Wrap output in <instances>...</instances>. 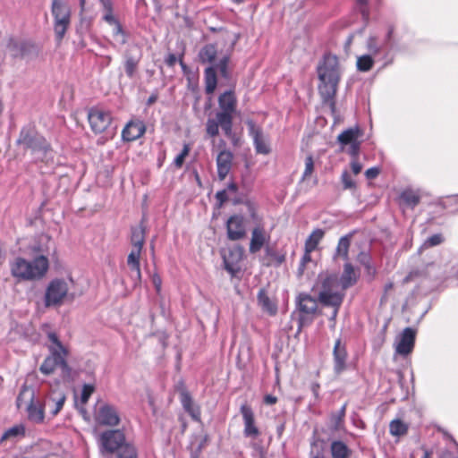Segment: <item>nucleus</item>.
Returning a JSON list of instances; mask_svg holds the SVG:
<instances>
[{"mask_svg":"<svg viewBox=\"0 0 458 458\" xmlns=\"http://www.w3.org/2000/svg\"><path fill=\"white\" fill-rule=\"evenodd\" d=\"M317 71L320 81V84L318 85L319 94L321 95L323 102L330 103L332 109H334V98L341 79L337 56L332 54H325L323 59L318 65Z\"/></svg>","mask_w":458,"mask_h":458,"instance_id":"1","label":"nucleus"},{"mask_svg":"<svg viewBox=\"0 0 458 458\" xmlns=\"http://www.w3.org/2000/svg\"><path fill=\"white\" fill-rule=\"evenodd\" d=\"M101 454H115L117 458H138L135 445L127 441L123 429H106L97 436Z\"/></svg>","mask_w":458,"mask_h":458,"instance_id":"2","label":"nucleus"},{"mask_svg":"<svg viewBox=\"0 0 458 458\" xmlns=\"http://www.w3.org/2000/svg\"><path fill=\"white\" fill-rule=\"evenodd\" d=\"M318 301L323 306H342L345 293L342 290L339 278L333 274H320L317 280Z\"/></svg>","mask_w":458,"mask_h":458,"instance_id":"3","label":"nucleus"},{"mask_svg":"<svg viewBox=\"0 0 458 458\" xmlns=\"http://www.w3.org/2000/svg\"><path fill=\"white\" fill-rule=\"evenodd\" d=\"M17 144L25 149H30L37 158L41 160L47 159L52 152L50 143L30 125L21 128Z\"/></svg>","mask_w":458,"mask_h":458,"instance_id":"4","label":"nucleus"},{"mask_svg":"<svg viewBox=\"0 0 458 458\" xmlns=\"http://www.w3.org/2000/svg\"><path fill=\"white\" fill-rule=\"evenodd\" d=\"M88 121L95 134L103 132L114 134L115 126L113 127V114L109 110L93 106L88 111Z\"/></svg>","mask_w":458,"mask_h":458,"instance_id":"5","label":"nucleus"},{"mask_svg":"<svg viewBox=\"0 0 458 458\" xmlns=\"http://www.w3.org/2000/svg\"><path fill=\"white\" fill-rule=\"evenodd\" d=\"M51 13L54 18V31L56 40L61 42L71 23V11L62 0H52Z\"/></svg>","mask_w":458,"mask_h":458,"instance_id":"6","label":"nucleus"},{"mask_svg":"<svg viewBox=\"0 0 458 458\" xmlns=\"http://www.w3.org/2000/svg\"><path fill=\"white\" fill-rule=\"evenodd\" d=\"M318 300L306 293H301L296 298L299 329L310 325L318 310Z\"/></svg>","mask_w":458,"mask_h":458,"instance_id":"7","label":"nucleus"},{"mask_svg":"<svg viewBox=\"0 0 458 458\" xmlns=\"http://www.w3.org/2000/svg\"><path fill=\"white\" fill-rule=\"evenodd\" d=\"M230 62V56L225 55L222 56L216 64L208 66L204 71V82L205 91L207 94H213L217 86L216 71L219 72L220 76L228 81L231 79V72L229 71L228 65Z\"/></svg>","mask_w":458,"mask_h":458,"instance_id":"8","label":"nucleus"},{"mask_svg":"<svg viewBox=\"0 0 458 458\" xmlns=\"http://www.w3.org/2000/svg\"><path fill=\"white\" fill-rule=\"evenodd\" d=\"M69 292V286L64 279L55 278L49 282L44 297L46 307L60 306L64 303Z\"/></svg>","mask_w":458,"mask_h":458,"instance_id":"9","label":"nucleus"},{"mask_svg":"<svg viewBox=\"0 0 458 458\" xmlns=\"http://www.w3.org/2000/svg\"><path fill=\"white\" fill-rule=\"evenodd\" d=\"M219 110L216 114L224 123H232L237 109V98L233 89L220 94L217 99Z\"/></svg>","mask_w":458,"mask_h":458,"instance_id":"10","label":"nucleus"},{"mask_svg":"<svg viewBox=\"0 0 458 458\" xmlns=\"http://www.w3.org/2000/svg\"><path fill=\"white\" fill-rule=\"evenodd\" d=\"M394 29L393 26H389L387 32L383 40H379L375 36H370L368 38L366 41V48L369 51V54L371 55H377L380 53L384 52V58L387 59L389 56V52L392 48V39L394 35Z\"/></svg>","mask_w":458,"mask_h":458,"instance_id":"11","label":"nucleus"},{"mask_svg":"<svg viewBox=\"0 0 458 458\" xmlns=\"http://www.w3.org/2000/svg\"><path fill=\"white\" fill-rule=\"evenodd\" d=\"M95 420L100 426L114 428L120 424L121 417L114 405L104 403L96 411Z\"/></svg>","mask_w":458,"mask_h":458,"instance_id":"12","label":"nucleus"},{"mask_svg":"<svg viewBox=\"0 0 458 458\" xmlns=\"http://www.w3.org/2000/svg\"><path fill=\"white\" fill-rule=\"evenodd\" d=\"M65 356L62 354L55 349L51 350V354L47 356L41 366L39 367V371L46 375H51L56 367H61L63 370H68L69 366L65 360Z\"/></svg>","mask_w":458,"mask_h":458,"instance_id":"13","label":"nucleus"},{"mask_svg":"<svg viewBox=\"0 0 458 458\" xmlns=\"http://www.w3.org/2000/svg\"><path fill=\"white\" fill-rule=\"evenodd\" d=\"M248 131L250 136L253 140V145L258 154L267 155L270 153L271 148L267 143L263 131L260 127H258L255 123L251 120L247 122Z\"/></svg>","mask_w":458,"mask_h":458,"instance_id":"14","label":"nucleus"},{"mask_svg":"<svg viewBox=\"0 0 458 458\" xmlns=\"http://www.w3.org/2000/svg\"><path fill=\"white\" fill-rule=\"evenodd\" d=\"M416 330L411 327H406L403 330L396 340L395 352L406 356L410 354L415 344Z\"/></svg>","mask_w":458,"mask_h":458,"instance_id":"15","label":"nucleus"},{"mask_svg":"<svg viewBox=\"0 0 458 458\" xmlns=\"http://www.w3.org/2000/svg\"><path fill=\"white\" fill-rule=\"evenodd\" d=\"M241 414L243 420V435L245 437H251L256 439L260 431L256 425L255 415L250 406L242 404L240 408Z\"/></svg>","mask_w":458,"mask_h":458,"instance_id":"16","label":"nucleus"},{"mask_svg":"<svg viewBox=\"0 0 458 458\" xmlns=\"http://www.w3.org/2000/svg\"><path fill=\"white\" fill-rule=\"evenodd\" d=\"M227 238L238 241L245 237L246 228L244 217L241 215L231 216L226 222Z\"/></svg>","mask_w":458,"mask_h":458,"instance_id":"17","label":"nucleus"},{"mask_svg":"<svg viewBox=\"0 0 458 458\" xmlns=\"http://www.w3.org/2000/svg\"><path fill=\"white\" fill-rule=\"evenodd\" d=\"M347 358L346 344L342 342L341 338H337L333 349L334 371L336 375H340L345 370Z\"/></svg>","mask_w":458,"mask_h":458,"instance_id":"18","label":"nucleus"},{"mask_svg":"<svg viewBox=\"0 0 458 458\" xmlns=\"http://www.w3.org/2000/svg\"><path fill=\"white\" fill-rule=\"evenodd\" d=\"M146 131V125L143 121L131 120L122 131V138L124 141H133L140 139Z\"/></svg>","mask_w":458,"mask_h":458,"instance_id":"19","label":"nucleus"},{"mask_svg":"<svg viewBox=\"0 0 458 458\" xmlns=\"http://www.w3.org/2000/svg\"><path fill=\"white\" fill-rule=\"evenodd\" d=\"M48 267V259L43 255H39L33 260L28 261V270L31 275L30 276V280L40 279L46 275Z\"/></svg>","mask_w":458,"mask_h":458,"instance_id":"20","label":"nucleus"},{"mask_svg":"<svg viewBox=\"0 0 458 458\" xmlns=\"http://www.w3.org/2000/svg\"><path fill=\"white\" fill-rule=\"evenodd\" d=\"M219 127H221L222 131L227 138L231 139L233 137L232 123H224L221 122L220 118L216 117V119H208L206 123V131L210 137L215 138L219 134Z\"/></svg>","mask_w":458,"mask_h":458,"instance_id":"21","label":"nucleus"},{"mask_svg":"<svg viewBox=\"0 0 458 458\" xmlns=\"http://www.w3.org/2000/svg\"><path fill=\"white\" fill-rule=\"evenodd\" d=\"M233 153L230 150H221L216 157L217 176L219 180L225 179L232 168Z\"/></svg>","mask_w":458,"mask_h":458,"instance_id":"22","label":"nucleus"},{"mask_svg":"<svg viewBox=\"0 0 458 458\" xmlns=\"http://www.w3.org/2000/svg\"><path fill=\"white\" fill-rule=\"evenodd\" d=\"M269 240V235L266 233L264 227L260 225L253 228L249 250L255 254L259 252L264 244Z\"/></svg>","mask_w":458,"mask_h":458,"instance_id":"23","label":"nucleus"},{"mask_svg":"<svg viewBox=\"0 0 458 458\" xmlns=\"http://www.w3.org/2000/svg\"><path fill=\"white\" fill-rule=\"evenodd\" d=\"M359 276L360 274L355 271L354 267L349 262L345 263L344 266V271L339 279L342 290L345 291L357 283Z\"/></svg>","mask_w":458,"mask_h":458,"instance_id":"24","label":"nucleus"},{"mask_svg":"<svg viewBox=\"0 0 458 458\" xmlns=\"http://www.w3.org/2000/svg\"><path fill=\"white\" fill-rule=\"evenodd\" d=\"M180 400L182 408L187 413H189L192 420H194L195 421H199L200 410L198 406L194 404L191 395L187 390L183 389L181 391Z\"/></svg>","mask_w":458,"mask_h":458,"instance_id":"25","label":"nucleus"},{"mask_svg":"<svg viewBox=\"0 0 458 458\" xmlns=\"http://www.w3.org/2000/svg\"><path fill=\"white\" fill-rule=\"evenodd\" d=\"M11 274L13 277L19 280L30 281L31 276L28 270V260L23 258H16L11 264Z\"/></svg>","mask_w":458,"mask_h":458,"instance_id":"26","label":"nucleus"},{"mask_svg":"<svg viewBox=\"0 0 458 458\" xmlns=\"http://www.w3.org/2000/svg\"><path fill=\"white\" fill-rule=\"evenodd\" d=\"M402 205L413 209L420 202V193L419 190L406 188L402 191L399 196Z\"/></svg>","mask_w":458,"mask_h":458,"instance_id":"27","label":"nucleus"},{"mask_svg":"<svg viewBox=\"0 0 458 458\" xmlns=\"http://www.w3.org/2000/svg\"><path fill=\"white\" fill-rule=\"evenodd\" d=\"M140 249L132 248L131 252L127 257V264L131 272L135 273L134 281L135 283L140 282L141 280V272H140Z\"/></svg>","mask_w":458,"mask_h":458,"instance_id":"28","label":"nucleus"},{"mask_svg":"<svg viewBox=\"0 0 458 458\" xmlns=\"http://www.w3.org/2000/svg\"><path fill=\"white\" fill-rule=\"evenodd\" d=\"M257 300L263 311L269 315H275L277 312V306L276 302L269 298L264 288H261L259 291Z\"/></svg>","mask_w":458,"mask_h":458,"instance_id":"29","label":"nucleus"},{"mask_svg":"<svg viewBox=\"0 0 458 458\" xmlns=\"http://www.w3.org/2000/svg\"><path fill=\"white\" fill-rule=\"evenodd\" d=\"M351 448L342 440H334L330 444V454L332 458H351Z\"/></svg>","mask_w":458,"mask_h":458,"instance_id":"30","label":"nucleus"},{"mask_svg":"<svg viewBox=\"0 0 458 458\" xmlns=\"http://www.w3.org/2000/svg\"><path fill=\"white\" fill-rule=\"evenodd\" d=\"M351 238L352 234H346L339 239L337 246L335 248V251L333 256L334 260H337L339 258H342L344 260L349 259Z\"/></svg>","mask_w":458,"mask_h":458,"instance_id":"31","label":"nucleus"},{"mask_svg":"<svg viewBox=\"0 0 458 458\" xmlns=\"http://www.w3.org/2000/svg\"><path fill=\"white\" fill-rule=\"evenodd\" d=\"M25 433L26 428L24 425H14L4 432L0 437V444H3L6 440L17 441L19 438L24 437Z\"/></svg>","mask_w":458,"mask_h":458,"instance_id":"32","label":"nucleus"},{"mask_svg":"<svg viewBox=\"0 0 458 458\" xmlns=\"http://www.w3.org/2000/svg\"><path fill=\"white\" fill-rule=\"evenodd\" d=\"M30 394V403L27 407L28 418L32 422L41 423L44 420V410L34 403L33 392Z\"/></svg>","mask_w":458,"mask_h":458,"instance_id":"33","label":"nucleus"},{"mask_svg":"<svg viewBox=\"0 0 458 458\" xmlns=\"http://www.w3.org/2000/svg\"><path fill=\"white\" fill-rule=\"evenodd\" d=\"M124 70L128 78H134L140 61V56H135L128 52L124 53Z\"/></svg>","mask_w":458,"mask_h":458,"instance_id":"34","label":"nucleus"},{"mask_svg":"<svg viewBox=\"0 0 458 458\" xmlns=\"http://www.w3.org/2000/svg\"><path fill=\"white\" fill-rule=\"evenodd\" d=\"M241 258L240 252L230 251L229 257H224L225 269L232 276H235L240 272L238 260Z\"/></svg>","mask_w":458,"mask_h":458,"instance_id":"35","label":"nucleus"},{"mask_svg":"<svg viewBox=\"0 0 458 458\" xmlns=\"http://www.w3.org/2000/svg\"><path fill=\"white\" fill-rule=\"evenodd\" d=\"M131 243L132 248L142 250L145 242L146 229L141 224L139 226L131 227Z\"/></svg>","mask_w":458,"mask_h":458,"instance_id":"36","label":"nucleus"},{"mask_svg":"<svg viewBox=\"0 0 458 458\" xmlns=\"http://www.w3.org/2000/svg\"><path fill=\"white\" fill-rule=\"evenodd\" d=\"M217 55V49L214 44H207L202 47L199 52L198 57L202 64H211L215 61Z\"/></svg>","mask_w":458,"mask_h":458,"instance_id":"37","label":"nucleus"},{"mask_svg":"<svg viewBox=\"0 0 458 458\" xmlns=\"http://www.w3.org/2000/svg\"><path fill=\"white\" fill-rule=\"evenodd\" d=\"M267 257L270 258V261L266 263L267 266L280 267L285 261V253L278 252L273 248L267 246L265 249Z\"/></svg>","mask_w":458,"mask_h":458,"instance_id":"38","label":"nucleus"},{"mask_svg":"<svg viewBox=\"0 0 458 458\" xmlns=\"http://www.w3.org/2000/svg\"><path fill=\"white\" fill-rule=\"evenodd\" d=\"M325 232L322 229L314 230L305 242L304 249L307 251H313L318 247L319 242L322 240Z\"/></svg>","mask_w":458,"mask_h":458,"instance_id":"39","label":"nucleus"},{"mask_svg":"<svg viewBox=\"0 0 458 458\" xmlns=\"http://www.w3.org/2000/svg\"><path fill=\"white\" fill-rule=\"evenodd\" d=\"M360 135L359 128H349L338 135V141L342 145L352 144L356 141Z\"/></svg>","mask_w":458,"mask_h":458,"instance_id":"40","label":"nucleus"},{"mask_svg":"<svg viewBox=\"0 0 458 458\" xmlns=\"http://www.w3.org/2000/svg\"><path fill=\"white\" fill-rule=\"evenodd\" d=\"M409 427L399 419L394 420L389 424V432L392 436L402 437L407 434Z\"/></svg>","mask_w":458,"mask_h":458,"instance_id":"41","label":"nucleus"},{"mask_svg":"<svg viewBox=\"0 0 458 458\" xmlns=\"http://www.w3.org/2000/svg\"><path fill=\"white\" fill-rule=\"evenodd\" d=\"M374 64L373 55L365 54L357 58V70L362 72H369Z\"/></svg>","mask_w":458,"mask_h":458,"instance_id":"42","label":"nucleus"},{"mask_svg":"<svg viewBox=\"0 0 458 458\" xmlns=\"http://www.w3.org/2000/svg\"><path fill=\"white\" fill-rule=\"evenodd\" d=\"M21 41L17 40L13 37H10L6 43V48L10 56L13 59L21 58Z\"/></svg>","mask_w":458,"mask_h":458,"instance_id":"43","label":"nucleus"},{"mask_svg":"<svg viewBox=\"0 0 458 458\" xmlns=\"http://www.w3.org/2000/svg\"><path fill=\"white\" fill-rule=\"evenodd\" d=\"M346 406L347 404L344 403L337 412L331 414L330 421L333 429L338 430L342 427L345 417Z\"/></svg>","mask_w":458,"mask_h":458,"instance_id":"44","label":"nucleus"},{"mask_svg":"<svg viewBox=\"0 0 458 458\" xmlns=\"http://www.w3.org/2000/svg\"><path fill=\"white\" fill-rule=\"evenodd\" d=\"M444 242V237L441 233H435L429 237H428L421 246L418 250V253L420 254L423 250L428 249L431 247H435L440 245Z\"/></svg>","mask_w":458,"mask_h":458,"instance_id":"45","label":"nucleus"},{"mask_svg":"<svg viewBox=\"0 0 458 458\" xmlns=\"http://www.w3.org/2000/svg\"><path fill=\"white\" fill-rule=\"evenodd\" d=\"M113 35L118 38L120 44L124 45L127 42V35L120 21L114 24Z\"/></svg>","mask_w":458,"mask_h":458,"instance_id":"46","label":"nucleus"},{"mask_svg":"<svg viewBox=\"0 0 458 458\" xmlns=\"http://www.w3.org/2000/svg\"><path fill=\"white\" fill-rule=\"evenodd\" d=\"M95 390V387L93 385H90V384H84L83 386H82V390H81V403L82 404H85L88 403L89 397L91 396V394H93Z\"/></svg>","mask_w":458,"mask_h":458,"instance_id":"47","label":"nucleus"},{"mask_svg":"<svg viewBox=\"0 0 458 458\" xmlns=\"http://www.w3.org/2000/svg\"><path fill=\"white\" fill-rule=\"evenodd\" d=\"M313 170H314V160H313L312 156L310 155L305 158V169L302 174L301 179L303 181L306 180L313 173Z\"/></svg>","mask_w":458,"mask_h":458,"instance_id":"48","label":"nucleus"},{"mask_svg":"<svg viewBox=\"0 0 458 458\" xmlns=\"http://www.w3.org/2000/svg\"><path fill=\"white\" fill-rule=\"evenodd\" d=\"M342 182L344 190L353 189L356 184L355 182L351 178V175L347 171H344L341 176Z\"/></svg>","mask_w":458,"mask_h":458,"instance_id":"49","label":"nucleus"},{"mask_svg":"<svg viewBox=\"0 0 458 458\" xmlns=\"http://www.w3.org/2000/svg\"><path fill=\"white\" fill-rule=\"evenodd\" d=\"M48 339L50 340V342L56 345V347L58 348L56 350L58 352H60L64 355H67L66 349L64 347L55 333H49Z\"/></svg>","mask_w":458,"mask_h":458,"instance_id":"50","label":"nucleus"},{"mask_svg":"<svg viewBox=\"0 0 458 458\" xmlns=\"http://www.w3.org/2000/svg\"><path fill=\"white\" fill-rule=\"evenodd\" d=\"M51 401L55 402V407L51 411V413L53 415H56L61 411V409L64 406V401H65V395L59 394V396H58V398L56 400L52 399Z\"/></svg>","mask_w":458,"mask_h":458,"instance_id":"51","label":"nucleus"},{"mask_svg":"<svg viewBox=\"0 0 458 458\" xmlns=\"http://www.w3.org/2000/svg\"><path fill=\"white\" fill-rule=\"evenodd\" d=\"M21 58H23L26 55H28L29 54H30L32 52V50H34L35 46L30 42L21 41Z\"/></svg>","mask_w":458,"mask_h":458,"instance_id":"52","label":"nucleus"},{"mask_svg":"<svg viewBox=\"0 0 458 458\" xmlns=\"http://www.w3.org/2000/svg\"><path fill=\"white\" fill-rule=\"evenodd\" d=\"M216 199L217 201L218 208H221L224 203L228 199V196L225 190L219 191L216 193Z\"/></svg>","mask_w":458,"mask_h":458,"instance_id":"53","label":"nucleus"},{"mask_svg":"<svg viewBox=\"0 0 458 458\" xmlns=\"http://www.w3.org/2000/svg\"><path fill=\"white\" fill-rule=\"evenodd\" d=\"M380 173V169L378 167L373 166L366 170L365 176L369 180H373L377 177Z\"/></svg>","mask_w":458,"mask_h":458,"instance_id":"54","label":"nucleus"},{"mask_svg":"<svg viewBox=\"0 0 458 458\" xmlns=\"http://www.w3.org/2000/svg\"><path fill=\"white\" fill-rule=\"evenodd\" d=\"M357 259L360 262V264L364 266L368 265V262L371 260V256L369 252L361 251L359 253Z\"/></svg>","mask_w":458,"mask_h":458,"instance_id":"55","label":"nucleus"},{"mask_svg":"<svg viewBox=\"0 0 458 458\" xmlns=\"http://www.w3.org/2000/svg\"><path fill=\"white\" fill-rule=\"evenodd\" d=\"M103 20L106 21L110 25H114V23L118 22L119 21L114 18L113 14V10L105 12V14L103 16Z\"/></svg>","mask_w":458,"mask_h":458,"instance_id":"56","label":"nucleus"},{"mask_svg":"<svg viewBox=\"0 0 458 458\" xmlns=\"http://www.w3.org/2000/svg\"><path fill=\"white\" fill-rule=\"evenodd\" d=\"M152 283H153V285H154L157 293H159L161 291L162 279L157 274H154L152 276Z\"/></svg>","mask_w":458,"mask_h":458,"instance_id":"57","label":"nucleus"},{"mask_svg":"<svg viewBox=\"0 0 458 458\" xmlns=\"http://www.w3.org/2000/svg\"><path fill=\"white\" fill-rule=\"evenodd\" d=\"M100 61H99V66L103 68H106L110 65L112 62V56L111 55H99Z\"/></svg>","mask_w":458,"mask_h":458,"instance_id":"58","label":"nucleus"},{"mask_svg":"<svg viewBox=\"0 0 458 458\" xmlns=\"http://www.w3.org/2000/svg\"><path fill=\"white\" fill-rule=\"evenodd\" d=\"M165 62L167 66L174 67V64L177 62V57H176V55L174 54L170 53L165 57Z\"/></svg>","mask_w":458,"mask_h":458,"instance_id":"59","label":"nucleus"},{"mask_svg":"<svg viewBox=\"0 0 458 458\" xmlns=\"http://www.w3.org/2000/svg\"><path fill=\"white\" fill-rule=\"evenodd\" d=\"M351 168H352V171L354 174H358L360 173L361 169H362V165L360 162H358L357 160H352L351 162Z\"/></svg>","mask_w":458,"mask_h":458,"instance_id":"60","label":"nucleus"},{"mask_svg":"<svg viewBox=\"0 0 458 458\" xmlns=\"http://www.w3.org/2000/svg\"><path fill=\"white\" fill-rule=\"evenodd\" d=\"M350 154L352 156V157H356L359 153V150H360V142H358L357 140L352 142V144H350Z\"/></svg>","mask_w":458,"mask_h":458,"instance_id":"61","label":"nucleus"},{"mask_svg":"<svg viewBox=\"0 0 458 458\" xmlns=\"http://www.w3.org/2000/svg\"><path fill=\"white\" fill-rule=\"evenodd\" d=\"M100 4L102 5L105 12L113 10V2L112 0H99Z\"/></svg>","mask_w":458,"mask_h":458,"instance_id":"62","label":"nucleus"},{"mask_svg":"<svg viewBox=\"0 0 458 458\" xmlns=\"http://www.w3.org/2000/svg\"><path fill=\"white\" fill-rule=\"evenodd\" d=\"M248 211H249V214H250V217L253 220H255V221H259V220L255 207L252 204H250V203L248 204Z\"/></svg>","mask_w":458,"mask_h":458,"instance_id":"63","label":"nucleus"},{"mask_svg":"<svg viewBox=\"0 0 458 458\" xmlns=\"http://www.w3.org/2000/svg\"><path fill=\"white\" fill-rule=\"evenodd\" d=\"M277 402V398L272 394H266L264 396V403L267 405H273Z\"/></svg>","mask_w":458,"mask_h":458,"instance_id":"64","label":"nucleus"}]
</instances>
